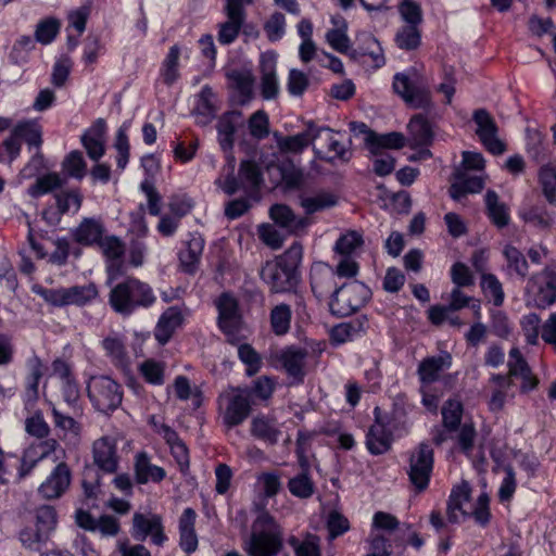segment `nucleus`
Masks as SVG:
<instances>
[{
    "mask_svg": "<svg viewBox=\"0 0 556 556\" xmlns=\"http://www.w3.org/2000/svg\"><path fill=\"white\" fill-rule=\"evenodd\" d=\"M485 205L488 210L489 217L498 228H503L508 225L510 217L508 213L507 206L500 202L498 195L489 190L485 193Z\"/></svg>",
    "mask_w": 556,
    "mask_h": 556,
    "instance_id": "nucleus-43",
    "label": "nucleus"
},
{
    "mask_svg": "<svg viewBox=\"0 0 556 556\" xmlns=\"http://www.w3.org/2000/svg\"><path fill=\"white\" fill-rule=\"evenodd\" d=\"M165 363L155 359H146L139 365V372L146 382L162 386L165 381Z\"/></svg>",
    "mask_w": 556,
    "mask_h": 556,
    "instance_id": "nucleus-48",
    "label": "nucleus"
},
{
    "mask_svg": "<svg viewBox=\"0 0 556 556\" xmlns=\"http://www.w3.org/2000/svg\"><path fill=\"white\" fill-rule=\"evenodd\" d=\"M155 301L153 289L137 278H127L117 283L109 295L112 308L123 316H129L139 308H149Z\"/></svg>",
    "mask_w": 556,
    "mask_h": 556,
    "instance_id": "nucleus-2",
    "label": "nucleus"
},
{
    "mask_svg": "<svg viewBox=\"0 0 556 556\" xmlns=\"http://www.w3.org/2000/svg\"><path fill=\"white\" fill-rule=\"evenodd\" d=\"M105 227L99 218H84L75 228L73 235L75 240L84 245L99 244L103 238Z\"/></svg>",
    "mask_w": 556,
    "mask_h": 556,
    "instance_id": "nucleus-25",
    "label": "nucleus"
},
{
    "mask_svg": "<svg viewBox=\"0 0 556 556\" xmlns=\"http://www.w3.org/2000/svg\"><path fill=\"white\" fill-rule=\"evenodd\" d=\"M181 53L182 48L179 45H173L161 63L159 77L166 86H173L180 78Z\"/></svg>",
    "mask_w": 556,
    "mask_h": 556,
    "instance_id": "nucleus-28",
    "label": "nucleus"
},
{
    "mask_svg": "<svg viewBox=\"0 0 556 556\" xmlns=\"http://www.w3.org/2000/svg\"><path fill=\"white\" fill-rule=\"evenodd\" d=\"M226 77L230 86L236 89L243 98V101L251 99L254 86V77L250 70H229L226 73Z\"/></svg>",
    "mask_w": 556,
    "mask_h": 556,
    "instance_id": "nucleus-35",
    "label": "nucleus"
},
{
    "mask_svg": "<svg viewBox=\"0 0 556 556\" xmlns=\"http://www.w3.org/2000/svg\"><path fill=\"white\" fill-rule=\"evenodd\" d=\"M135 472L138 483H147L148 481L160 482L166 476L165 470L160 466L153 465L146 453L136 455Z\"/></svg>",
    "mask_w": 556,
    "mask_h": 556,
    "instance_id": "nucleus-32",
    "label": "nucleus"
},
{
    "mask_svg": "<svg viewBox=\"0 0 556 556\" xmlns=\"http://www.w3.org/2000/svg\"><path fill=\"white\" fill-rule=\"evenodd\" d=\"M407 141L412 147H428L433 140V130L429 121L420 115H414L407 125Z\"/></svg>",
    "mask_w": 556,
    "mask_h": 556,
    "instance_id": "nucleus-24",
    "label": "nucleus"
},
{
    "mask_svg": "<svg viewBox=\"0 0 556 556\" xmlns=\"http://www.w3.org/2000/svg\"><path fill=\"white\" fill-rule=\"evenodd\" d=\"M472 119L477 125L476 134L484 148L492 154L505 152V144L497 136V125L494 118L483 109L473 112Z\"/></svg>",
    "mask_w": 556,
    "mask_h": 556,
    "instance_id": "nucleus-12",
    "label": "nucleus"
},
{
    "mask_svg": "<svg viewBox=\"0 0 556 556\" xmlns=\"http://www.w3.org/2000/svg\"><path fill=\"white\" fill-rule=\"evenodd\" d=\"M50 407L55 428L60 429L64 435L78 437L81 430L79 422L73 417L62 413L50 402Z\"/></svg>",
    "mask_w": 556,
    "mask_h": 556,
    "instance_id": "nucleus-55",
    "label": "nucleus"
},
{
    "mask_svg": "<svg viewBox=\"0 0 556 556\" xmlns=\"http://www.w3.org/2000/svg\"><path fill=\"white\" fill-rule=\"evenodd\" d=\"M433 450L425 442L419 443L410 453L408 477L418 491L428 488L433 469Z\"/></svg>",
    "mask_w": 556,
    "mask_h": 556,
    "instance_id": "nucleus-10",
    "label": "nucleus"
},
{
    "mask_svg": "<svg viewBox=\"0 0 556 556\" xmlns=\"http://www.w3.org/2000/svg\"><path fill=\"white\" fill-rule=\"evenodd\" d=\"M238 175L242 190L245 192L256 191L263 182L261 168L252 161H242Z\"/></svg>",
    "mask_w": 556,
    "mask_h": 556,
    "instance_id": "nucleus-40",
    "label": "nucleus"
},
{
    "mask_svg": "<svg viewBox=\"0 0 556 556\" xmlns=\"http://www.w3.org/2000/svg\"><path fill=\"white\" fill-rule=\"evenodd\" d=\"M369 289L359 281H352L337 289L330 300V309L339 316H348L361 308L369 299Z\"/></svg>",
    "mask_w": 556,
    "mask_h": 556,
    "instance_id": "nucleus-9",
    "label": "nucleus"
},
{
    "mask_svg": "<svg viewBox=\"0 0 556 556\" xmlns=\"http://www.w3.org/2000/svg\"><path fill=\"white\" fill-rule=\"evenodd\" d=\"M12 134L22 141H26L29 146L39 147L41 144V129L35 122L26 121L15 125Z\"/></svg>",
    "mask_w": 556,
    "mask_h": 556,
    "instance_id": "nucleus-51",
    "label": "nucleus"
},
{
    "mask_svg": "<svg viewBox=\"0 0 556 556\" xmlns=\"http://www.w3.org/2000/svg\"><path fill=\"white\" fill-rule=\"evenodd\" d=\"M366 445L371 454H383L391 446V435L381 424L376 422L369 428Z\"/></svg>",
    "mask_w": 556,
    "mask_h": 556,
    "instance_id": "nucleus-38",
    "label": "nucleus"
},
{
    "mask_svg": "<svg viewBox=\"0 0 556 556\" xmlns=\"http://www.w3.org/2000/svg\"><path fill=\"white\" fill-rule=\"evenodd\" d=\"M334 27L330 28L325 34V41L339 53L348 54L353 51L351 47V40L348 36V25L341 21L332 20Z\"/></svg>",
    "mask_w": 556,
    "mask_h": 556,
    "instance_id": "nucleus-33",
    "label": "nucleus"
},
{
    "mask_svg": "<svg viewBox=\"0 0 556 556\" xmlns=\"http://www.w3.org/2000/svg\"><path fill=\"white\" fill-rule=\"evenodd\" d=\"M216 308L218 311L219 328L230 341L237 340L241 319L236 299L228 293H224L217 299Z\"/></svg>",
    "mask_w": 556,
    "mask_h": 556,
    "instance_id": "nucleus-13",
    "label": "nucleus"
},
{
    "mask_svg": "<svg viewBox=\"0 0 556 556\" xmlns=\"http://www.w3.org/2000/svg\"><path fill=\"white\" fill-rule=\"evenodd\" d=\"M288 543L295 556H320V540L314 534H306L303 539L291 536Z\"/></svg>",
    "mask_w": 556,
    "mask_h": 556,
    "instance_id": "nucleus-45",
    "label": "nucleus"
},
{
    "mask_svg": "<svg viewBox=\"0 0 556 556\" xmlns=\"http://www.w3.org/2000/svg\"><path fill=\"white\" fill-rule=\"evenodd\" d=\"M277 59L274 53L266 52L261 55V93L265 100H274L277 98L280 86L276 74Z\"/></svg>",
    "mask_w": 556,
    "mask_h": 556,
    "instance_id": "nucleus-19",
    "label": "nucleus"
},
{
    "mask_svg": "<svg viewBox=\"0 0 556 556\" xmlns=\"http://www.w3.org/2000/svg\"><path fill=\"white\" fill-rule=\"evenodd\" d=\"M337 202V195L327 190L311 191L300 195V205L308 215L333 207Z\"/></svg>",
    "mask_w": 556,
    "mask_h": 556,
    "instance_id": "nucleus-26",
    "label": "nucleus"
},
{
    "mask_svg": "<svg viewBox=\"0 0 556 556\" xmlns=\"http://www.w3.org/2000/svg\"><path fill=\"white\" fill-rule=\"evenodd\" d=\"M98 245L104 256L111 262L108 266L110 280L116 279L121 275V266L115 265L114 262L118 261L125 253L124 242L116 236H106L101 239Z\"/></svg>",
    "mask_w": 556,
    "mask_h": 556,
    "instance_id": "nucleus-27",
    "label": "nucleus"
},
{
    "mask_svg": "<svg viewBox=\"0 0 556 556\" xmlns=\"http://www.w3.org/2000/svg\"><path fill=\"white\" fill-rule=\"evenodd\" d=\"M356 40L364 43H369V50H365L364 47L356 48L350 52V58L358 60L362 56H368L371 60L372 66L381 67L386 63L383 50L380 47L378 40L369 33L363 31L357 34Z\"/></svg>",
    "mask_w": 556,
    "mask_h": 556,
    "instance_id": "nucleus-29",
    "label": "nucleus"
},
{
    "mask_svg": "<svg viewBox=\"0 0 556 556\" xmlns=\"http://www.w3.org/2000/svg\"><path fill=\"white\" fill-rule=\"evenodd\" d=\"M405 141L404 135L396 131L383 135L370 132L366 138V143L374 154H377L380 149H400L405 146Z\"/></svg>",
    "mask_w": 556,
    "mask_h": 556,
    "instance_id": "nucleus-37",
    "label": "nucleus"
},
{
    "mask_svg": "<svg viewBox=\"0 0 556 556\" xmlns=\"http://www.w3.org/2000/svg\"><path fill=\"white\" fill-rule=\"evenodd\" d=\"M251 433L260 440L269 444H275L277 443L281 431L274 418L256 416L251 422Z\"/></svg>",
    "mask_w": 556,
    "mask_h": 556,
    "instance_id": "nucleus-34",
    "label": "nucleus"
},
{
    "mask_svg": "<svg viewBox=\"0 0 556 556\" xmlns=\"http://www.w3.org/2000/svg\"><path fill=\"white\" fill-rule=\"evenodd\" d=\"M238 356L247 366L248 376H254L260 371L262 367V358L250 344H241L238 348Z\"/></svg>",
    "mask_w": 556,
    "mask_h": 556,
    "instance_id": "nucleus-64",
    "label": "nucleus"
},
{
    "mask_svg": "<svg viewBox=\"0 0 556 556\" xmlns=\"http://www.w3.org/2000/svg\"><path fill=\"white\" fill-rule=\"evenodd\" d=\"M481 289L485 298L495 306H501L504 303L503 286L495 275L483 274L481 276Z\"/></svg>",
    "mask_w": 556,
    "mask_h": 556,
    "instance_id": "nucleus-50",
    "label": "nucleus"
},
{
    "mask_svg": "<svg viewBox=\"0 0 556 556\" xmlns=\"http://www.w3.org/2000/svg\"><path fill=\"white\" fill-rule=\"evenodd\" d=\"M87 392L94 407L103 413L116 409L122 403L121 386L109 376L91 377Z\"/></svg>",
    "mask_w": 556,
    "mask_h": 556,
    "instance_id": "nucleus-8",
    "label": "nucleus"
},
{
    "mask_svg": "<svg viewBox=\"0 0 556 556\" xmlns=\"http://www.w3.org/2000/svg\"><path fill=\"white\" fill-rule=\"evenodd\" d=\"M451 312L459 311L466 306H470L475 316L481 317L480 301L465 294L460 288H453L450 294L448 304L446 305Z\"/></svg>",
    "mask_w": 556,
    "mask_h": 556,
    "instance_id": "nucleus-52",
    "label": "nucleus"
},
{
    "mask_svg": "<svg viewBox=\"0 0 556 556\" xmlns=\"http://www.w3.org/2000/svg\"><path fill=\"white\" fill-rule=\"evenodd\" d=\"M282 546V530L268 514L262 513L252 525L244 549L250 556H275Z\"/></svg>",
    "mask_w": 556,
    "mask_h": 556,
    "instance_id": "nucleus-3",
    "label": "nucleus"
},
{
    "mask_svg": "<svg viewBox=\"0 0 556 556\" xmlns=\"http://www.w3.org/2000/svg\"><path fill=\"white\" fill-rule=\"evenodd\" d=\"M314 136L315 124L309 123L304 131L279 138L277 146L282 152L301 153L309 144L314 146Z\"/></svg>",
    "mask_w": 556,
    "mask_h": 556,
    "instance_id": "nucleus-31",
    "label": "nucleus"
},
{
    "mask_svg": "<svg viewBox=\"0 0 556 556\" xmlns=\"http://www.w3.org/2000/svg\"><path fill=\"white\" fill-rule=\"evenodd\" d=\"M394 91L409 105L418 109L430 104L427 79L415 68L397 73L393 79Z\"/></svg>",
    "mask_w": 556,
    "mask_h": 556,
    "instance_id": "nucleus-6",
    "label": "nucleus"
},
{
    "mask_svg": "<svg viewBox=\"0 0 556 556\" xmlns=\"http://www.w3.org/2000/svg\"><path fill=\"white\" fill-rule=\"evenodd\" d=\"M66 290L68 305H86L98 296V289L93 283L73 286L66 288Z\"/></svg>",
    "mask_w": 556,
    "mask_h": 556,
    "instance_id": "nucleus-53",
    "label": "nucleus"
},
{
    "mask_svg": "<svg viewBox=\"0 0 556 556\" xmlns=\"http://www.w3.org/2000/svg\"><path fill=\"white\" fill-rule=\"evenodd\" d=\"M55 204L62 214H75L81 206L83 198L78 191H62L55 194Z\"/></svg>",
    "mask_w": 556,
    "mask_h": 556,
    "instance_id": "nucleus-63",
    "label": "nucleus"
},
{
    "mask_svg": "<svg viewBox=\"0 0 556 556\" xmlns=\"http://www.w3.org/2000/svg\"><path fill=\"white\" fill-rule=\"evenodd\" d=\"M288 489L293 496L308 498L313 495L315 485L308 475L302 472L289 480Z\"/></svg>",
    "mask_w": 556,
    "mask_h": 556,
    "instance_id": "nucleus-62",
    "label": "nucleus"
},
{
    "mask_svg": "<svg viewBox=\"0 0 556 556\" xmlns=\"http://www.w3.org/2000/svg\"><path fill=\"white\" fill-rule=\"evenodd\" d=\"M106 131L105 121L97 118L81 135V144L92 161L98 162L105 153Z\"/></svg>",
    "mask_w": 556,
    "mask_h": 556,
    "instance_id": "nucleus-17",
    "label": "nucleus"
},
{
    "mask_svg": "<svg viewBox=\"0 0 556 556\" xmlns=\"http://www.w3.org/2000/svg\"><path fill=\"white\" fill-rule=\"evenodd\" d=\"M56 525L53 507L43 505L36 510L33 523L26 525L20 532V541L26 548L38 551L47 542Z\"/></svg>",
    "mask_w": 556,
    "mask_h": 556,
    "instance_id": "nucleus-7",
    "label": "nucleus"
},
{
    "mask_svg": "<svg viewBox=\"0 0 556 556\" xmlns=\"http://www.w3.org/2000/svg\"><path fill=\"white\" fill-rule=\"evenodd\" d=\"M62 186V179L55 173L39 177L34 185L28 188V194L31 198H39Z\"/></svg>",
    "mask_w": 556,
    "mask_h": 556,
    "instance_id": "nucleus-59",
    "label": "nucleus"
},
{
    "mask_svg": "<svg viewBox=\"0 0 556 556\" xmlns=\"http://www.w3.org/2000/svg\"><path fill=\"white\" fill-rule=\"evenodd\" d=\"M463 405L457 400H448L442 407L443 426L448 431H455L460 426Z\"/></svg>",
    "mask_w": 556,
    "mask_h": 556,
    "instance_id": "nucleus-56",
    "label": "nucleus"
},
{
    "mask_svg": "<svg viewBox=\"0 0 556 556\" xmlns=\"http://www.w3.org/2000/svg\"><path fill=\"white\" fill-rule=\"evenodd\" d=\"M129 124L123 123L117 129L115 135L114 148L117 151L116 164L121 170H124L129 161V140H128Z\"/></svg>",
    "mask_w": 556,
    "mask_h": 556,
    "instance_id": "nucleus-47",
    "label": "nucleus"
},
{
    "mask_svg": "<svg viewBox=\"0 0 556 556\" xmlns=\"http://www.w3.org/2000/svg\"><path fill=\"white\" fill-rule=\"evenodd\" d=\"M452 365V357L448 353L425 358L418 366V377L422 384H429L439 379L440 372L448 369Z\"/></svg>",
    "mask_w": 556,
    "mask_h": 556,
    "instance_id": "nucleus-23",
    "label": "nucleus"
},
{
    "mask_svg": "<svg viewBox=\"0 0 556 556\" xmlns=\"http://www.w3.org/2000/svg\"><path fill=\"white\" fill-rule=\"evenodd\" d=\"M102 348L111 361L117 366L127 363V353L123 340L116 336H110L102 341Z\"/></svg>",
    "mask_w": 556,
    "mask_h": 556,
    "instance_id": "nucleus-58",
    "label": "nucleus"
},
{
    "mask_svg": "<svg viewBox=\"0 0 556 556\" xmlns=\"http://www.w3.org/2000/svg\"><path fill=\"white\" fill-rule=\"evenodd\" d=\"M261 277L274 292H286L295 285V274L277 258L266 262L262 267Z\"/></svg>",
    "mask_w": 556,
    "mask_h": 556,
    "instance_id": "nucleus-15",
    "label": "nucleus"
},
{
    "mask_svg": "<svg viewBox=\"0 0 556 556\" xmlns=\"http://www.w3.org/2000/svg\"><path fill=\"white\" fill-rule=\"evenodd\" d=\"M364 245L363 235L356 230L342 233L334 244V252L340 256H354Z\"/></svg>",
    "mask_w": 556,
    "mask_h": 556,
    "instance_id": "nucleus-42",
    "label": "nucleus"
},
{
    "mask_svg": "<svg viewBox=\"0 0 556 556\" xmlns=\"http://www.w3.org/2000/svg\"><path fill=\"white\" fill-rule=\"evenodd\" d=\"M251 409L252 392L248 388H231L218 397V413L226 428L241 425Z\"/></svg>",
    "mask_w": 556,
    "mask_h": 556,
    "instance_id": "nucleus-5",
    "label": "nucleus"
},
{
    "mask_svg": "<svg viewBox=\"0 0 556 556\" xmlns=\"http://www.w3.org/2000/svg\"><path fill=\"white\" fill-rule=\"evenodd\" d=\"M324 140L328 144V150L333 152L334 155L339 159H346V149L344 146L336 138V132L329 127H319L315 125V136H314V150L317 155H319L320 151L316 147L317 140Z\"/></svg>",
    "mask_w": 556,
    "mask_h": 556,
    "instance_id": "nucleus-44",
    "label": "nucleus"
},
{
    "mask_svg": "<svg viewBox=\"0 0 556 556\" xmlns=\"http://www.w3.org/2000/svg\"><path fill=\"white\" fill-rule=\"evenodd\" d=\"M503 255L507 262V268L509 271L515 273L521 278L527 276L529 265L521 251L511 244H506L503 249Z\"/></svg>",
    "mask_w": 556,
    "mask_h": 556,
    "instance_id": "nucleus-49",
    "label": "nucleus"
},
{
    "mask_svg": "<svg viewBox=\"0 0 556 556\" xmlns=\"http://www.w3.org/2000/svg\"><path fill=\"white\" fill-rule=\"evenodd\" d=\"M204 239L198 232L189 235L184 248L178 253L179 267L187 274H193L198 269L204 250Z\"/></svg>",
    "mask_w": 556,
    "mask_h": 556,
    "instance_id": "nucleus-18",
    "label": "nucleus"
},
{
    "mask_svg": "<svg viewBox=\"0 0 556 556\" xmlns=\"http://www.w3.org/2000/svg\"><path fill=\"white\" fill-rule=\"evenodd\" d=\"M184 315L179 307H168L160 317L154 329V337L160 344H165L182 325Z\"/></svg>",
    "mask_w": 556,
    "mask_h": 556,
    "instance_id": "nucleus-22",
    "label": "nucleus"
},
{
    "mask_svg": "<svg viewBox=\"0 0 556 556\" xmlns=\"http://www.w3.org/2000/svg\"><path fill=\"white\" fill-rule=\"evenodd\" d=\"M92 459L94 465L105 473H114L118 469L117 439L103 435L92 444Z\"/></svg>",
    "mask_w": 556,
    "mask_h": 556,
    "instance_id": "nucleus-14",
    "label": "nucleus"
},
{
    "mask_svg": "<svg viewBox=\"0 0 556 556\" xmlns=\"http://www.w3.org/2000/svg\"><path fill=\"white\" fill-rule=\"evenodd\" d=\"M176 396L181 401L191 400L194 407L201 405V391L197 387H191L190 381L185 376H178L174 382Z\"/></svg>",
    "mask_w": 556,
    "mask_h": 556,
    "instance_id": "nucleus-57",
    "label": "nucleus"
},
{
    "mask_svg": "<svg viewBox=\"0 0 556 556\" xmlns=\"http://www.w3.org/2000/svg\"><path fill=\"white\" fill-rule=\"evenodd\" d=\"M72 473L65 463L58 464L38 488V493L46 500L61 497L70 488Z\"/></svg>",
    "mask_w": 556,
    "mask_h": 556,
    "instance_id": "nucleus-16",
    "label": "nucleus"
},
{
    "mask_svg": "<svg viewBox=\"0 0 556 556\" xmlns=\"http://www.w3.org/2000/svg\"><path fill=\"white\" fill-rule=\"evenodd\" d=\"M470 493V485L466 481L452 489L446 507L447 519L452 523H459L469 517H473L476 522L485 526L490 520V498L486 493H481L472 502Z\"/></svg>",
    "mask_w": 556,
    "mask_h": 556,
    "instance_id": "nucleus-1",
    "label": "nucleus"
},
{
    "mask_svg": "<svg viewBox=\"0 0 556 556\" xmlns=\"http://www.w3.org/2000/svg\"><path fill=\"white\" fill-rule=\"evenodd\" d=\"M491 382L494 383L495 388L489 401V407L493 412L501 410L507 399V391L511 386V381L502 375H493Z\"/></svg>",
    "mask_w": 556,
    "mask_h": 556,
    "instance_id": "nucleus-46",
    "label": "nucleus"
},
{
    "mask_svg": "<svg viewBox=\"0 0 556 556\" xmlns=\"http://www.w3.org/2000/svg\"><path fill=\"white\" fill-rule=\"evenodd\" d=\"M31 290L52 306H68L66 288H45L42 286L35 285Z\"/></svg>",
    "mask_w": 556,
    "mask_h": 556,
    "instance_id": "nucleus-60",
    "label": "nucleus"
},
{
    "mask_svg": "<svg viewBox=\"0 0 556 556\" xmlns=\"http://www.w3.org/2000/svg\"><path fill=\"white\" fill-rule=\"evenodd\" d=\"M523 301L528 307L546 308L556 303V267L545 266L532 274L523 290Z\"/></svg>",
    "mask_w": 556,
    "mask_h": 556,
    "instance_id": "nucleus-4",
    "label": "nucleus"
},
{
    "mask_svg": "<svg viewBox=\"0 0 556 556\" xmlns=\"http://www.w3.org/2000/svg\"><path fill=\"white\" fill-rule=\"evenodd\" d=\"M130 533L137 541H144L150 536L152 543L157 546H162L167 540V536L164 533L162 517L152 513H136L132 517Z\"/></svg>",
    "mask_w": 556,
    "mask_h": 556,
    "instance_id": "nucleus-11",
    "label": "nucleus"
},
{
    "mask_svg": "<svg viewBox=\"0 0 556 556\" xmlns=\"http://www.w3.org/2000/svg\"><path fill=\"white\" fill-rule=\"evenodd\" d=\"M292 311L290 305L280 303L275 305L269 314L270 329L276 336H285L291 327Z\"/></svg>",
    "mask_w": 556,
    "mask_h": 556,
    "instance_id": "nucleus-41",
    "label": "nucleus"
},
{
    "mask_svg": "<svg viewBox=\"0 0 556 556\" xmlns=\"http://www.w3.org/2000/svg\"><path fill=\"white\" fill-rule=\"evenodd\" d=\"M271 219L290 232H298L307 227L308 222L304 217L296 216L292 210L283 204H276L270 207Z\"/></svg>",
    "mask_w": 556,
    "mask_h": 556,
    "instance_id": "nucleus-30",
    "label": "nucleus"
},
{
    "mask_svg": "<svg viewBox=\"0 0 556 556\" xmlns=\"http://www.w3.org/2000/svg\"><path fill=\"white\" fill-rule=\"evenodd\" d=\"M539 179L546 200L556 205V168L551 165L543 166L540 169Z\"/></svg>",
    "mask_w": 556,
    "mask_h": 556,
    "instance_id": "nucleus-61",
    "label": "nucleus"
},
{
    "mask_svg": "<svg viewBox=\"0 0 556 556\" xmlns=\"http://www.w3.org/2000/svg\"><path fill=\"white\" fill-rule=\"evenodd\" d=\"M276 357L290 377L299 381L303 379L307 358L306 350L296 346H289L281 350Z\"/></svg>",
    "mask_w": 556,
    "mask_h": 556,
    "instance_id": "nucleus-20",
    "label": "nucleus"
},
{
    "mask_svg": "<svg viewBox=\"0 0 556 556\" xmlns=\"http://www.w3.org/2000/svg\"><path fill=\"white\" fill-rule=\"evenodd\" d=\"M227 21L219 25L217 40L222 45L232 43L239 35L245 15L243 9H239L235 2L226 5Z\"/></svg>",
    "mask_w": 556,
    "mask_h": 556,
    "instance_id": "nucleus-21",
    "label": "nucleus"
},
{
    "mask_svg": "<svg viewBox=\"0 0 556 556\" xmlns=\"http://www.w3.org/2000/svg\"><path fill=\"white\" fill-rule=\"evenodd\" d=\"M218 142L224 151H230L233 147L236 125L233 114L223 115L217 123Z\"/></svg>",
    "mask_w": 556,
    "mask_h": 556,
    "instance_id": "nucleus-54",
    "label": "nucleus"
},
{
    "mask_svg": "<svg viewBox=\"0 0 556 556\" xmlns=\"http://www.w3.org/2000/svg\"><path fill=\"white\" fill-rule=\"evenodd\" d=\"M366 328L367 321L365 319L341 323L331 330V338L337 343H345L359 337Z\"/></svg>",
    "mask_w": 556,
    "mask_h": 556,
    "instance_id": "nucleus-39",
    "label": "nucleus"
},
{
    "mask_svg": "<svg viewBox=\"0 0 556 556\" xmlns=\"http://www.w3.org/2000/svg\"><path fill=\"white\" fill-rule=\"evenodd\" d=\"M484 180L481 176L462 175L450 188V195L460 201L467 193H478L483 189Z\"/></svg>",
    "mask_w": 556,
    "mask_h": 556,
    "instance_id": "nucleus-36",
    "label": "nucleus"
}]
</instances>
